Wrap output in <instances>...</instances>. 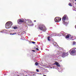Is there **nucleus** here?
Segmentation results:
<instances>
[{
    "label": "nucleus",
    "instance_id": "11",
    "mask_svg": "<svg viewBox=\"0 0 76 76\" xmlns=\"http://www.w3.org/2000/svg\"><path fill=\"white\" fill-rule=\"evenodd\" d=\"M13 28L14 29H18V27L17 26H15L13 27Z\"/></svg>",
    "mask_w": 76,
    "mask_h": 76
},
{
    "label": "nucleus",
    "instance_id": "21",
    "mask_svg": "<svg viewBox=\"0 0 76 76\" xmlns=\"http://www.w3.org/2000/svg\"><path fill=\"white\" fill-rule=\"evenodd\" d=\"M32 51H33V52H35V50H32Z\"/></svg>",
    "mask_w": 76,
    "mask_h": 76
},
{
    "label": "nucleus",
    "instance_id": "20",
    "mask_svg": "<svg viewBox=\"0 0 76 76\" xmlns=\"http://www.w3.org/2000/svg\"><path fill=\"white\" fill-rule=\"evenodd\" d=\"M36 49L37 51H39V49L38 48H37Z\"/></svg>",
    "mask_w": 76,
    "mask_h": 76
},
{
    "label": "nucleus",
    "instance_id": "9",
    "mask_svg": "<svg viewBox=\"0 0 76 76\" xmlns=\"http://www.w3.org/2000/svg\"><path fill=\"white\" fill-rule=\"evenodd\" d=\"M19 22H20V23H23V22H24V20L21 19L20 20Z\"/></svg>",
    "mask_w": 76,
    "mask_h": 76
},
{
    "label": "nucleus",
    "instance_id": "14",
    "mask_svg": "<svg viewBox=\"0 0 76 76\" xmlns=\"http://www.w3.org/2000/svg\"><path fill=\"white\" fill-rule=\"evenodd\" d=\"M35 64L36 65V66H37V65H38L39 64L38 62H36L35 63Z\"/></svg>",
    "mask_w": 76,
    "mask_h": 76
},
{
    "label": "nucleus",
    "instance_id": "26",
    "mask_svg": "<svg viewBox=\"0 0 76 76\" xmlns=\"http://www.w3.org/2000/svg\"><path fill=\"white\" fill-rule=\"evenodd\" d=\"M75 4L76 5V3H75Z\"/></svg>",
    "mask_w": 76,
    "mask_h": 76
},
{
    "label": "nucleus",
    "instance_id": "22",
    "mask_svg": "<svg viewBox=\"0 0 76 76\" xmlns=\"http://www.w3.org/2000/svg\"><path fill=\"white\" fill-rule=\"evenodd\" d=\"M35 74H33V76H35Z\"/></svg>",
    "mask_w": 76,
    "mask_h": 76
},
{
    "label": "nucleus",
    "instance_id": "23",
    "mask_svg": "<svg viewBox=\"0 0 76 76\" xmlns=\"http://www.w3.org/2000/svg\"><path fill=\"white\" fill-rule=\"evenodd\" d=\"M43 76H47L46 75H43Z\"/></svg>",
    "mask_w": 76,
    "mask_h": 76
},
{
    "label": "nucleus",
    "instance_id": "12",
    "mask_svg": "<svg viewBox=\"0 0 76 76\" xmlns=\"http://www.w3.org/2000/svg\"><path fill=\"white\" fill-rule=\"evenodd\" d=\"M50 37H48V41H50Z\"/></svg>",
    "mask_w": 76,
    "mask_h": 76
},
{
    "label": "nucleus",
    "instance_id": "2",
    "mask_svg": "<svg viewBox=\"0 0 76 76\" xmlns=\"http://www.w3.org/2000/svg\"><path fill=\"white\" fill-rule=\"evenodd\" d=\"M13 25V23L11 21H8L5 24V27L6 28L8 27L7 28L9 29L10 28L12 27V26Z\"/></svg>",
    "mask_w": 76,
    "mask_h": 76
},
{
    "label": "nucleus",
    "instance_id": "6",
    "mask_svg": "<svg viewBox=\"0 0 76 76\" xmlns=\"http://www.w3.org/2000/svg\"><path fill=\"white\" fill-rule=\"evenodd\" d=\"M66 38H69V39H72V36L70 34L67 35L65 37Z\"/></svg>",
    "mask_w": 76,
    "mask_h": 76
},
{
    "label": "nucleus",
    "instance_id": "3",
    "mask_svg": "<svg viewBox=\"0 0 76 76\" xmlns=\"http://www.w3.org/2000/svg\"><path fill=\"white\" fill-rule=\"evenodd\" d=\"M61 18L59 17H57L55 18L54 20L56 22H59L61 20Z\"/></svg>",
    "mask_w": 76,
    "mask_h": 76
},
{
    "label": "nucleus",
    "instance_id": "18",
    "mask_svg": "<svg viewBox=\"0 0 76 76\" xmlns=\"http://www.w3.org/2000/svg\"><path fill=\"white\" fill-rule=\"evenodd\" d=\"M62 35H63V36H64L65 35V34L64 33H62Z\"/></svg>",
    "mask_w": 76,
    "mask_h": 76
},
{
    "label": "nucleus",
    "instance_id": "5",
    "mask_svg": "<svg viewBox=\"0 0 76 76\" xmlns=\"http://www.w3.org/2000/svg\"><path fill=\"white\" fill-rule=\"evenodd\" d=\"M69 55V53L68 52L67 53H63L62 54V56L63 57H66V56H68Z\"/></svg>",
    "mask_w": 76,
    "mask_h": 76
},
{
    "label": "nucleus",
    "instance_id": "19",
    "mask_svg": "<svg viewBox=\"0 0 76 76\" xmlns=\"http://www.w3.org/2000/svg\"><path fill=\"white\" fill-rule=\"evenodd\" d=\"M32 43L33 44H35V42H32Z\"/></svg>",
    "mask_w": 76,
    "mask_h": 76
},
{
    "label": "nucleus",
    "instance_id": "17",
    "mask_svg": "<svg viewBox=\"0 0 76 76\" xmlns=\"http://www.w3.org/2000/svg\"><path fill=\"white\" fill-rule=\"evenodd\" d=\"M12 35H15V34H16V33H14L12 34Z\"/></svg>",
    "mask_w": 76,
    "mask_h": 76
},
{
    "label": "nucleus",
    "instance_id": "24",
    "mask_svg": "<svg viewBox=\"0 0 76 76\" xmlns=\"http://www.w3.org/2000/svg\"><path fill=\"white\" fill-rule=\"evenodd\" d=\"M34 22H36V20H34Z\"/></svg>",
    "mask_w": 76,
    "mask_h": 76
},
{
    "label": "nucleus",
    "instance_id": "7",
    "mask_svg": "<svg viewBox=\"0 0 76 76\" xmlns=\"http://www.w3.org/2000/svg\"><path fill=\"white\" fill-rule=\"evenodd\" d=\"M55 64H56L57 66L58 67H60V65L57 61H55Z\"/></svg>",
    "mask_w": 76,
    "mask_h": 76
},
{
    "label": "nucleus",
    "instance_id": "13",
    "mask_svg": "<svg viewBox=\"0 0 76 76\" xmlns=\"http://www.w3.org/2000/svg\"><path fill=\"white\" fill-rule=\"evenodd\" d=\"M68 5L71 7L72 6V4L71 3H69Z\"/></svg>",
    "mask_w": 76,
    "mask_h": 76
},
{
    "label": "nucleus",
    "instance_id": "25",
    "mask_svg": "<svg viewBox=\"0 0 76 76\" xmlns=\"http://www.w3.org/2000/svg\"><path fill=\"white\" fill-rule=\"evenodd\" d=\"M32 25H34V24H32Z\"/></svg>",
    "mask_w": 76,
    "mask_h": 76
},
{
    "label": "nucleus",
    "instance_id": "8",
    "mask_svg": "<svg viewBox=\"0 0 76 76\" xmlns=\"http://www.w3.org/2000/svg\"><path fill=\"white\" fill-rule=\"evenodd\" d=\"M63 23L66 26H67V25H68V23L66 22H65V21H63Z\"/></svg>",
    "mask_w": 76,
    "mask_h": 76
},
{
    "label": "nucleus",
    "instance_id": "15",
    "mask_svg": "<svg viewBox=\"0 0 76 76\" xmlns=\"http://www.w3.org/2000/svg\"><path fill=\"white\" fill-rule=\"evenodd\" d=\"M73 50L75 51V53H76V48L75 49V48H74Z\"/></svg>",
    "mask_w": 76,
    "mask_h": 76
},
{
    "label": "nucleus",
    "instance_id": "10",
    "mask_svg": "<svg viewBox=\"0 0 76 76\" xmlns=\"http://www.w3.org/2000/svg\"><path fill=\"white\" fill-rule=\"evenodd\" d=\"M71 53L72 54H75V53H76V52H75V50H72V51L71 52Z\"/></svg>",
    "mask_w": 76,
    "mask_h": 76
},
{
    "label": "nucleus",
    "instance_id": "1",
    "mask_svg": "<svg viewBox=\"0 0 76 76\" xmlns=\"http://www.w3.org/2000/svg\"><path fill=\"white\" fill-rule=\"evenodd\" d=\"M38 28L43 32H45L47 30V28L44 25H39V26Z\"/></svg>",
    "mask_w": 76,
    "mask_h": 76
},
{
    "label": "nucleus",
    "instance_id": "27",
    "mask_svg": "<svg viewBox=\"0 0 76 76\" xmlns=\"http://www.w3.org/2000/svg\"><path fill=\"white\" fill-rule=\"evenodd\" d=\"M75 1H76V0H75Z\"/></svg>",
    "mask_w": 76,
    "mask_h": 76
},
{
    "label": "nucleus",
    "instance_id": "16",
    "mask_svg": "<svg viewBox=\"0 0 76 76\" xmlns=\"http://www.w3.org/2000/svg\"><path fill=\"white\" fill-rule=\"evenodd\" d=\"M36 71L37 72H39V70L38 69H36Z\"/></svg>",
    "mask_w": 76,
    "mask_h": 76
},
{
    "label": "nucleus",
    "instance_id": "4",
    "mask_svg": "<svg viewBox=\"0 0 76 76\" xmlns=\"http://www.w3.org/2000/svg\"><path fill=\"white\" fill-rule=\"evenodd\" d=\"M69 19V18L67 17V15H64L62 17V20L63 22L65 21V20H66Z\"/></svg>",
    "mask_w": 76,
    "mask_h": 76
}]
</instances>
